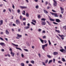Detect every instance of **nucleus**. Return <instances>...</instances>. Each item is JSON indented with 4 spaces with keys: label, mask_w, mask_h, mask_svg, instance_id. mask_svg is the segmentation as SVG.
<instances>
[{
    "label": "nucleus",
    "mask_w": 66,
    "mask_h": 66,
    "mask_svg": "<svg viewBox=\"0 0 66 66\" xmlns=\"http://www.w3.org/2000/svg\"><path fill=\"white\" fill-rule=\"evenodd\" d=\"M65 50L62 49L60 50V51L62 52H63L64 53H65L66 52V46H64Z\"/></svg>",
    "instance_id": "f257e3e1"
},
{
    "label": "nucleus",
    "mask_w": 66,
    "mask_h": 66,
    "mask_svg": "<svg viewBox=\"0 0 66 66\" xmlns=\"http://www.w3.org/2000/svg\"><path fill=\"white\" fill-rule=\"evenodd\" d=\"M47 46H48V44H46L45 45H42V49H43V50H44V51H45V50L44 49H45V47H47Z\"/></svg>",
    "instance_id": "f03ea898"
},
{
    "label": "nucleus",
    "mask_w": 66,
    "mask_h": 66,
    "mask_svg": "<svg viewBox=\"0 0 66 66\" xmlns=\"http://www.w3.org/2000/svg\"><path fill=\"white\" fill-rule=\"evenodd\" d=\"M53 1H54L53 5L54 6H56V4H57L56 1L55 0H53Z\"/></svg>",
    "instance_id": "7ed1b4c3"
},
{
    "label": "nucleus",
    "mask_w": 66,
    "mask_h": 66,
    "mask_svg": "<svg viewBox=\"0 0 66 66\" xmlns=\"http://www.w3.org/2000/svg\"><path fill=\"white\" fill-rule=\"evenodd\" d=\"M16 23L18 25L20 24V22L18 20H17L16 21Z\"/></svg>",
    "instance_id": "20e7f679"
},
{
    "label": "nucleus",
    "mask_w": 66,
    "mask_h": 66,
    "mask_svg": "<svg viewBox=\"0 0 66 66\" xmlns=\"http://www.w3.org/2000/svg\"><path fill=\"white\" fill-rule=\"evenodd\" d=\"M58 35L59 36H60V37H61V39H62L63 40V39H64V36L63 35H61L60 34H59Z\"/></svg>",
    "instance_id": "39448f33"
},
{
    "label": "nucleus",
    "mask_w": 66,
    "mask_h": 66,
    "mask_svg": "<svg viewBox=\"0 0 66 66\" xmlns=\"http://www.w3.org/2000/svg\"><path fill=\"white\" fill-rule=\"evenodd\" d=\"M0 45H1V46H5V44L3 43H0Z\"/></svg>",
    "instance_id": "423d86ee"
},
{
    "label": "nucleus",
    "mask_w": 66,
    "mask_h": 66,
    "mask_svg": "<svg viewBox=\"0 0 66 66\" xmlns=\"http://www.w3.org/2000/svg\"><path fill=\"white\" fill-rule=\"evenodd\" d=\"M39 39H40V41L41 42V43H42V44H44V41L43 40H42V39H41L39 38Z\"/></svg>",
    "instance_id": "0eeeda50"
},
{
    "label": "nucleus",
    "mask_w": 66,
    "mask_h": 66,
    "mask_svg": "<svg viewBox=\"0 0 66 66\" xmlns=\"http://www.w3.org/2000/svg\"><path fill=\"white\" fill-rule=\"evenodd\" d=\"M11 54L12 56H14V55H15V53H13L12 52V51H11Z\"/></svg>",
    "instance_id": "6e6552de"
},
{
    "label": "nucleus",
    "mask_w": 66,
    "mask_h": 66,
    "mask_svg": "<svg viewBox=\"0 0 66 66\" xmlns=\"http://www.w3.org/2000/svg\"><path fill=\"white\" fill-rule=\"evenodd\" d=\"M5 33H6V34H7V35H8V34H9V32L7 30H6L5 31Z\"/></svg>",
    "instance_id": "1a4fd4ad"
},
{
    "label": "nucleus",
    "mask_w": 66,
    "mask_h": 66,
    "mask_svg": "<svg viewBox=\"0 0 66 66\" xmlns=\"http://www.w3.org/2000/svg\"><path fill=\"white\" fill-rule=\"evenodd\" d=\"M56 21L57 22H60L61 21L59 19H56Z\"/></svg>",
    "instance_id": "9d476101"
},
{
    "label": "nucleus",
    "mask_w": 66,
    "mask_h": 66,
    "mask_svg": "<svg viewBox=\"0 0 66 66\" xmlns=\"http://www.w3.org/2000/svg\"><path fill=\"white\" fill-rule=\"evenodd\" d=\"M20 7L22 9H27V7L26 6H20Z\"/></svg>",
    "instance_id": "9b49d317"
},
{
    "label": "nucleus",
    "mask_w": 66,
    "mask_h": 66,
    "mask_svg": "<svg viewBox=\"0 0 66 66\" xmlns=\"http://www.w3.org/2000/svg\"><path fill=\"white\" fill-rule=\"evenodd\" d=\"M50 13L52 15H57V13H52L51 12H50Z\"/></svg>",
    "instance_id": "f8f14e48"
},
{
    "label": "nucleus",
    "mask_w": 66,
    "mask_h": 66,
    "mask_svg": "<svg viewBox=\"0 0 66 66\" xmlns=\"http://www.w3.org/2000/svg\"><path fill=\"white\" fill-rule=\"evenodd\" d=\"M23 12H22V13L23 15H25V14H26V12L24 10L23 11Z\"/></svg>",
    "instance_id": "ddd939ff"
},
{
    "label": "nucleus",
    "mask_w": 66,
    "mask_h": 66,
    "mask_svg": "<svg viewBox=\"0 0 66 66\" xmlns=\"http://www.w3.org/2000/svg\"><path fill=\"white\" fill-rule=\"evenodd\" d=\"M50 20L51 21H54L55 20L54 19H52L50 18Z\"/></svg>",
    "instance_id": "4468645a"
},
{
    "label": "nucleus",
    "mask_w": 66,
    "mask_h": 66,
    "mask_svg": "<svg viewBox=\"0 0 66 66\" xmlns=\"http://www.w3.org/2000/svg\"><path fill=\"white\" fill-rule=\"evenodd\" d=\"M30 27L29 26H27V27H24V29H28Z\"/></svg>",
    "instance_id": "2eb2a0df"
},
{
    "label": "nucleus",
    "mask_w": 66,
    "mask_h": 66,
    "mask_svg": "<svg viewBox=\"0 0 66 66\" xmlns=\"http://www.w3.org/2000/svg\"><path fill=\"white\" fill-rule=\"evenodd\" d=\"M3 23V20H1L0 21V26L2 25Z\"/></svg>",
    "instance_id": "dca6fc26"
},
{
    "label": "nucleus",
    "mask_w": 66,
    "mask_h": 66,
    "mask_svg": "<svg viewBox=\"0 0 66 66\" xmlns=\"http://www.w3.org/2000/svg\"><path fill=\"white\" fill-rule=\"evenodd\" d=\"M58 54L57 52H54V55H57Z\"/></svg>",
    "instance_id": "f3484780"
},
{
    "label": "nucleus",
    "mask_w": 66,
    "mask_h": 66,
    "mask_svg": "<svg viewBox=\"0 0 66 66\" xmlns=\"http://www.w3.org/2000/svg\"><path fill=\"white\" fill-rule=\"evenodd\" d=\"M12 44L13 45L15 46V47H18V45H15V44L13 43H12Z\"/></svg>",
    "instance_id": "a211bd4d"
},
{
    "label": "nucleus",
    "mask_w": 66,
    "mask_h": 66,
    "mask_svg": "<svg viewBox=\"0 0 66 66\" xmlns=\"http://www.w3.org/2000/svg\"><path fill=\"white\" fill-rule=\"evenodd\" d=\"M16 49H18V50H20L21 51H22V50L20 48H19L18 47H16Z\"/></svg>",
    "instance_id": "6ab92c4d"
},
{
    "label": "nucleus",
    "mask_w": 66,
    "mask_h": 66,
    "mask_svg": "<svg viewBox=\"0 0 66 66\" xmlns=\"http://www.w3.org/2000/svg\"><path fill=\"white\" fill-rule=\"evenodd\" d=\"M62 61H63V62H65L66 61L65 59H64V58H62Z\"/></svg>",
    "instance_id": "aec40b11"
},
{
    "label": "nucleus",
    "mask_w": 66,
    "mask_h": 66,
    "mask_svg": "<svg viewBox=\"0 0 66 66\" xmlns=\"http://www.w3.org/2000/svg\"><path fill=\"white\" fill-rule=\"evenodd\" d=\"M26 16H27V17H28L29 16V13H26Z\"/></svg>",
    "instance_id": "412c9836"
},
{
    "label": "nucleus",
    "mask_w": 66,
    "mask_h": 66,
    "mask_svg": "<svg viewBox=\"0 0 66 66\" xmlns=\"http://www.w3.org/2000/svg\"><path fill=\"white\" fill-rule=\"evenodd\" d=\"M17 35H18V37H19V38H20V37H21V35H19V34H17Z\"/></svg>",
    "instance_id": "4be33fe9"
},
{
    "label": "nucleus",
    "mask_w": 66,
    "mask_h": 66,
    "mask_svg": "<svg viewBox=\"0 0 66 66\" xmlns=\"http://www.w3.org/2000/svg\"><path fill=\"white\" fill-rule=\"evenodd\" d=\"M46 22H47L48 24L49 25V26H51V24L48 21H46Z\"/></svg>",
    "instance_id": "5701e85b"
},
{
    "label": "nucleus",
    "mask_w": 66,
    "mask_h": 66,
    "mask_svg": "<svg viewBox=\"0 0 66 66\" xmlns=\"http://www.w3.org/2000/svg\"><path fill=\"white\" fill-rule=\"evenodd\" d=\"M60 9L61 11H63L64 10V9L62 7H60Z\"/></svg>",
    "instance_id": "b1692460"
},
{
    "label": "nucleus",
    "mask_w": 66,
    "mask_h": 66,
    "mask_svg": "<svg viewBox=\"0 0 66 66\" xmlns=\"http://www.w3.org/2000/svg\"><path fill=\"white\" fill-rule=\"evenodd\" d=\"M44 12L45 13H46V14H48V12L46 10H44Z\"/></svg>",
    "instance_id": "393cba45"
},
{
    "label": "nucleus",
    "mask_w": 66,
    "mask_h": 66,
    "mask_svg": "<svg viewBox=\"0 0 66 66\" xmlns=\"http://www.w3.org/2000/svg\"><path fill=\"white\" fill-rule=\"evenodd\" d=\"M55 31H56V32H57L59 33H60V30H55Z\"/></svg>",
    "instance_id": "a878e982"
},
{
    "label": "nucleus",
    "mask_w": 66,
    "mask_h": 66,
    "mask_svg": "<svg viewBox=\"0 0 66 66\" xmlns=\"http://www.w3.org/2000/svg\"><path fill=\"white\" fill-rule=\"evenodd\" d=\"M46 22H44V23H41V24H42V25H43L44 26L45 25H46Z\"/></svg>",
    "instance_id": "bb28decb"
},
{
    "label": "nucleus",
    "mask_w": 66,
    "mask_h": 66,
    "mask_svg": "<svg viewBox=\"0 0 66 66\" xmlns=\"http://www.w3.org/2000/svg\"><path fill=\"white\" fill-rule=\"evenodd\" d=\"M21 31V29L19 28L18 29V32H20Z\"/></svg>",
    "instance_id": "cd10ccee"
},
{
    "label": "nucleus",
    "mask_w": 66,
    "mask_h": 66,
    "mask_svg": "<svg viewBox=\"0 0 66 66\" xmlns=\"http://www.w3.org/2000/svg\"><path fill=\"white\" fill-rule=\"evenodd\" d=\"M45 20H46V19L45 18H42L41 19L42 21H45Z\"/></svg>",
    "instance_id": "c85d7f7f"
},
{
    "label": "nucleus",
    "mask_w": 66,
    "mask_h": 66,
    "mask_svg": "<svg viewBox=\"0 0 66 66\" xmlns=\"http://www.w3.org/2000/svg\"><path fill=\"white\" fill-rule=\"evenodd\" d=\"M47 56L48 58H51V56L50 55H47Z\"/></svg>",
    "instance_id": "c756f323"
},
{
    "label": "nucleus",
    "mask_w": 66,
    "mask_h": 66,
    "mask_svg": "<svg viewBox=\"0 0 66 66\" xmlns=\"http://www.w3.org/2000/svg\"><path fill=\"white\" fill-rule=\"evenodd\" d=\"M52 62V60H51L49 61L48 62V64H50V63H51Z\"/></svg>",
    "instance_id": "7c9ffc66"
},
{
    "label": "nucleus",
    "mask_w": 66,
    "mask_h": 66,
    "mask_svg": "<svg viewBox=\"0 0 66 66\" xmlns=\"http://www.w3.org/2000/svg\"><path fill=\"white\" fill-rule=\"evenodd\" d=\"M17 12L18 13H20V11L18 9L17 10Z\"/></svg>",
    "instance_id": "2f4dec72"
},
{
    "label": "nucleus",
    "mask_w": 66,
    "mask_h": 66,
    "mask_svg": "<svg viewBox=\"0 0 66 66\" xmlns=\"http://www.w3.org/2000/svg\"><path fill=\"white\" fill-rule=\"evenodd\" d=\"M32 21H33V22H35V23H36V20H32Z\"/></svg>",
    "instance_id": "473e14b6"
},
{
    "label": "nucleus",
    "mask_w": 66,
    "mask_h": 66,
    "mask_svg": "<svg viewBox=\"0 0 66 66\" xmlns=\"http://www.w3.org/2000/svg\"><path fill=\"white\" fill-rule=\"evenodd\" d=\"M22 16H20V20H21V19H22Z\"/></svg>",
    "instance_id": "72a5a7b5"
},
{
    "label": "nucleus",
    "mask_w": 66,
    "mask_h": 66,
    "mask_svg": "<svg viewBox=\"0 0 66 66\" xmlns=\"http://www.w3.org/2000/svg\"><path fill=\"white\" fill-rule=\"evenodd\" d=\"M48 42L49 43V45H51V42H50V40H48Z\"/></svg>",
    "instance_id": "f704fd0d"
},
{
    "label": "nucleus",
    "mask_w": 66,
    "mask_h": 66,
    "mask_svg": "<svg viewBox=\"0 0 66 66\" xmlns=\"http://www.w3.org/2000/svg\"><path fill=\"white\" fill-rule=\"evenodd\" d=\"M38 18L39 19V18H40V17H41V16H40V15H38Z\"/></svg>",
    "instance_id": "c9c22d12"
},
{
    "label": "nucleus",
    "mask_w": 66,
    "mask_h": 66,
    "mask_svg": "<svg viewBox=\"0 0 66 66\" xmlns=\"http://www.w3.org/2000/svg\"><path fill=\"white\" fill-rule=\"evenodd\" d=\"M42 63L43 65H44V66H46V65L45 64V63L44 62H42Z\"/></svg>",
    "instance_id": "e433bc0d"
},
{
    "label": "nucleus",
    "mask_w": 66,
    "mask_h": 66,
    "mask_svg": "<svg viewBox=\"0 0 66 66\" xmlns=\"http://www.w3.org/2000/svg\"><path fill=\"white\" fill-rule=\"evenodd\" d=\"M21 65L22 66H24V63H21Z\"/></svg>",
    "instance_id": "4c0bfd02"
},
{
    "label": "nucleus",
    "mask_w": 66,
    "mask_h": 66,
    "mask_svg": "<svg viewBox=\"0 0 66 66\" xmlns=\"http://www.w3.org/2000/svg\"><path fill=\"white\" fill-rule=\"evenodd\" d=\"M9 25L10 26H12V23H10L9 24Z\"/></svg>",
    "instance_id": "58836bf2"
},
{
    "label": "nucleus",
    "mask_w": 66,
    "mask_h": 66,
    "mask_svg": "<svg viewBox=\"0 0 66 66\" xmlns=\"http://www.w3.org/2000/svg\"><path fill=\"white\" fill-rule=\"evenodd\" d=\"M42 33H46V32L45 30H43L42 32Z\"/></svg>",
    "instance_id": "ea45409f"
},
{
    "label": "nucleus",
    "mask_w": 66,
    "mask_h": 66,
    "mask_svg": "<svg viewBox=\"0 0 66 66\" xmlns=\"http://www.w3.org/2000/svg\"><path fill=\"white\" fill-rule=\"evenodd\" d=\"M21 56L22 57H24V55L23 54V53L21 54Z\"/></svg>",
    "instance_id": "a19ab883"
},
{
    "label": "nucleus",
    "mask_w": 66,
    "mask_h": 66,
    "mask_svg": "<svg viewBox=\"0 0 66 66\" xmlns=\"http://www.w3.org/2000/svg\"><path fill=\"white\" fill-rule=\"evenodd\" d=\"M41 31H42V29H39L38 30V32H41Z\"/></svg>",
    "instance_id": "79ce46f5"
},
{
    "label": "nucleus",
    "mask_w": 66,
    "mask_h": 66,
    "mask_svg": "<svg viewBox=\"0 0 66 66\" xmlns=\"http://www.w3.org/2000/svg\"><path fill=\"white\" fill-rule=\"evenodd\" d=\"M0 39H1V40H3V41L4 40H3V38L1 37H0Z\"/></svg>",
    "instance_id": "37998d69"
},
{
    "label": "nucleus",
    "mask_w": 66,
    "mask_h": 66,
    "mask_svg": "<svg viewBox=\"0 0 66 66\" xmlns=\"http://www.w3.org/2000/svg\"><path fill=\"white\" fill-rule=\"evenodd\" d=\"M53 23L54 24H58V23L55 22H53Z\"/></svg>",
    "instance_id": "c03bdc74"
},
{
    "label": "nucleus",
    "mask_w": 66,
    "mask_h": 66,
    "mask_svg": "<svg viewBox=\"0 0 66 66\" xmlns=\"http://www.w3.org/2000/svg\"><path fill=\"white\" fill-rule=\"evenodd\" d=\"M58 63H60V64L62 63V62L61 61H58Z\"/></svg>",
    "instance_id": "a18cd8bd"
},
{
    "label": "nucleus",
    "mask_w": 66,
    "mask_h": 66,
    "mask_svg": "<svg viewBox=\"0 0 66 66\" xmlns=\"http://www.w3.org/2000/svg\"><path fill=\"white\" fill-rule=\"evenodd\" d=\"M48 4V2L46 1V2H45V5H47V4Z\"/></svg>",
    "instance_id": "49530a36"
},
{
    "label": "nucleus",
    "mask_w": 66,
    "mask_h": 66,
    "mask_svg": "<svg viewBox=\"0 0 66 66\" xmlns=\"http://www.w3.org/2000/svg\"><path fill=\"white\" fill-rule=\"evenodd\" d=\"M31 63H32V64H34V61H31Z\"/></svg>",
    "instance_id": "de8ad7c7"
},
{
    "label": "nucleus",
    "mask_w": 66,
    "mask_h": 66,
    "mask_svg": "<svg viewBox=\"0 0 66 66\" xmlns=\"http://www.w3.org/2000/svg\"><path fill=\"white\" fill-rule=\"evenodd\" d=\"M31 23H32V24H33V25H35V24L34 23L32 22H31Z\"/></svg>",
    "instance_id": "09e8293b"
},
{
    "label": "nucleus",
    "mask_w": 66,
    "mask_h": 66,
    "mask_svg": "<svg viewBox=\"0 0 66 66\" xmlns=\"http://www.w3.org/2000/svg\"><path fill=\"white\" fill-rule=\"evenodd\" d=\"M55 59H53V62L54 63H55Z\"/></svg>",
    "instance_id": "8fccbe9b"
},
{
    "label": "nucleus",
    "mask_w": 66,
    "mask_h": 66,
    "mask_svg": "<svg viewBox=\"0 0 66 66\" xmlns=\"http://www.w3.org/2000/svg\"><path fill=\"white\" fill-rule=\"evenodd\" d=\"M27 45V46H30V44L28 43H26Z\"/></svg>",
    "instance_id": "3c124183"
},
{
    "label": "nucleus",
    "mask_w": 66,
    "mask_h": 66,
    "mask_svg": "<svg viewBox=\"0 0 66 66\" xmlns=\"http://www.w3.org/2000/svg\"><path fill=\"white\" fill-rule=\"evenodd\" d=\"M38 7H39V6H36V9H38Z\"/></svg>",
    "instance_id": "603ef678"
},
{
    "label": "nucleus",
    "mask_w": 66,
    "mask_h": 66,
    "mask_svg": "<svg viewBox=\"0 0 66 66\" xmlns=\"http://www.w3.org/2000/svg\"><path fill=\"white\" fill-rule=\"evenodd\" d=\"M23 23L24 25V26H25L26 25V23L25 22H23Z\"/></svg>",
    "instance_id": "864d4df0"
},
{
    "label": "nucleus",
    "mask_w": 66,
    "mask_h": 66,
    "mask_svg": "<svg viewBox=\"0 0 66 66\" xmlns=\"http://www.w3.org/2000/svg\"><path fill=\"white\" fill-rule=\"evenodd\" d=\"M9 11L10 12H11V10L10 9V8H9L8 9Z\"/></svg>",
    "instance_id": "5fc2aeb1"
},
{
    "label": "nucleus",
    "mask_w": 66,
    "mask_h": 66,
    "mask_svg": "<svg viewBox=\"0 0 66 66\" xmlns=\"http://www.w3.org/2000/svg\"><path fill=\"white\" fill-rule=\"evenodd\" d=\"M43 38H46V36H43Z\"/></svg>",
    "instance_id": "6e6d98bb"
},
{
    "label": "nucleus",
    "mask_w": 66,
    "mask_h": 66,
    "mask_svg": "<svg viewBox=\"0 0 66 66\" xmlns=\"http://www.w3.org/2000/svg\"><path fill=\"white\" fill-rule=\"evenodd\" d=\"M52 12H56V11H55V10H52Z\"/></svg>",
    "instance_id": "4d7b16f0"
},
{
    "label": "nucleus",
    "mask_w": 66,
    "mask_h": 66,
    "mask_svg": "<svg viewBox=\"0 0 66 66\" xmlns=\"http://www.w3.org/2000/svg\"><path fill=\"white\" fill-rule=\"evenodd\" d=\"M6 12V10L5 9H4L3 10V12Z\"/></svg>",
    "instance_id": "13d9d810"
},
{
    "label": "nucleus",
    "mask_w": 66,
    "mask_h": 66,
    "mask_svg": "<svg viewBox=\"0 0 66 66\" xmlns=\"http://www.w3.org/2000/svg\"><path fill=\"white\" fill-rule=\"evenodd\" d=\"M0 34H1V35H2L3 34V32H1L0 33Z\"/></svg>",
    "instance_id": "bf43d9fd"
},
{
    "label": "nucleus",
    "mask_w": 66,
    "mask_h": 66,
    "mask_svg": "<svg viewBox=\"0 0 66 66\" xmlns=\"http://www.w3.org/2000/svg\"><path fill=\"white\" fill-rule=\"evenodd\" d=\"M12 7L13 8V9H15V6H14V5L13 4V5Z\"/></svg>",
    "instance_id": "052dcab7"
},
{
    "label": "nucleus",
    "mask_w": 66,
    "mask_h": 66,
    "mask_svg": "<svg viewBox=\"0 0 66 66\" xmlns=\"http://www.w3.org/2000/svg\"><path fill=\"white\" fill-rule=\"evenodd\" d=\"M28 66H32V65L30 64H28Z\"/></svg>",
    "instance_id": "680f3d73"
},
{
    "label": "nucleus",
    "mask_w": 66,
    "mask_h": 66,
    "mask_svg": "<svg viewBox=\"0 0 66 66\" xmlns=\"http://www.w3.org/2000/svg\"><path fill=\"white\" fill-rule=\"evenodd\" d=\"M29 63V61H26V63H27V64H28V63Z\"/></svg>",
    "instance_id": "e2e57ef3"
},
{
    "label": "nucleus",
    "mask_w": 66,
    "mask_h": 66,
    "mask_svg": "<svg viewBox=\"0 0 66 66\" xmlns=\"http://www.w3.org/2000/svg\"><path fill=\"white\" fill-rule=\"evenodd\" d=\"M7 56H8L9 57H11V55H10V54H8Z\"/></svg>",
    "instance_id": "0e129e2a"
},
{
    "label": "nucleus",
    "mask_w": 66,
    "mask_h": 66,
    "mask_svg": "<svg viewBox=\"0 0 66 66\" xmlns=\"http://www.w3.org/2000/svg\"><path fill=\"white\" fill-rule=\"evenodd\" d=\"M26 20V19L25 18H24L23 19V20Z\"/></svg>",
    "instance_id": "69168bd1"
},
{
    "label": "nucleus",
    "mask_w": 66,
    "mask_h": 66,
    "mask_svg": "<svg viewBox=\"0 0 66 66\" xmlns=\"http://www.w3.org/2000/svg\"><path fill=\"white\" fill-rule=\"evenodd\" d=\"M35 2H38V0H34Z\"/></svg>",
    "instance_id": "338daca9"
},
{
    "label": "nucleus",
    "mask_w": 66,
    "mask_h": 66,
    "mask_svg": "<svg viewBox=\"0 0 66 66\" xmlns=\"http://www.w3.org/2000/svg\"><path fill=\"white\" fill-rule=\"evenodd\" d=\"M31 48H32V49H34V46H32L31 47Z\"/></svg>",
    "instance_id": "774afa93"
}]
</instances>
